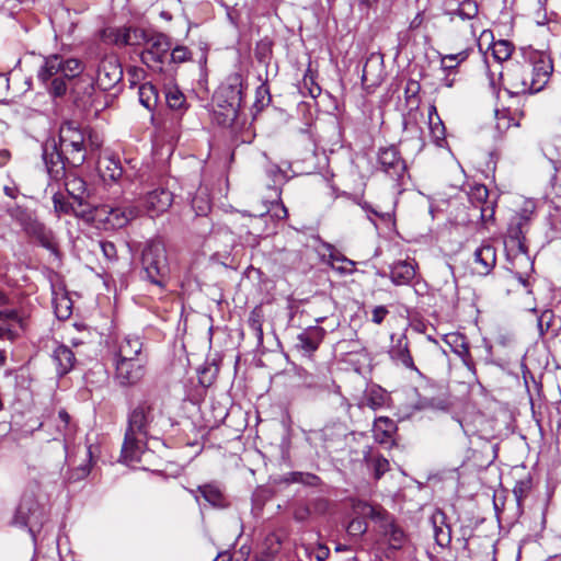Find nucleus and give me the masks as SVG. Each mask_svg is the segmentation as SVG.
Listing matches in <instances>:
<instances>
[{
	"label": "nucleus",
	"mask_w": 561,
	"mask_h": 561,
	"mask_svg": "<svg viewBox=\"0 0 561 561\" xmlns=\"http://www.w3.org/2000/svg\"><path fill=\"white\" fill-rule=\"evenodd\" d=\"M168 424L157 399L145 398L133 407L127 414V425L121 450L124 463L140 460L150 438H157Z\"/></svg>",
	"instance_id": "f257e3e1"
},
{
	"label": "nucleus",
	"mask_w": 561,
	"mask_h": 561,
	"mask_svg": "<svg viewBox=\"0 0 561 561\" xmlns=\"http://www.w3.org/2000/svg\"><path fill=\"white\" fill-rule=\"evenodd\" d=\"M553 72V62L545 51L520 47L506 68L511 94H534L542 91Z\"/></svg>",
	"instance_id": "f03ea898"
},
{
	"label": "nucleus",
	"mask_w": 561,
	"mask_h": 561,
	"mask_svg": "<svg viewBox=\"0 0 561 561\" xmlns=\"http://www.w3.org/2000/svg\"><path fill=\"white\" fill-rule=\"evenodd\" d=\"M90 135L76 122H64L59 127L57 147L65 154L68 165L78 168L87 159Z\"/></svg>",
	"instance_id": "7ed1b4c3"
},
{
	"label": "nucleus",
	"mask_w": 561,
	"mask_h": 561,
	"mask_svg": "<svg viewBox=\"0 0 561 561\" xmlns=\"http://www.w3.org/2000/svg\"><path fill=\"white\" fill-rule=\"evenodd\" d=\"M141 278L163 289L169 275V264L164 244L150 240L141 252Z\"/></svg>",
	"instance_id": "20e7f679"
},
{
	"label": "nucleus",
	"mask_w": 561,
	"mask_h": 561,
	"mask_svg": "<svg viewBox=\"0 0 561 561\" xmlns=\"http://www.w3.org/2000/svg\"><path fill=\"white\" fill-rule=\"evenodd\" d=\"M7 213L28 236L35 238L43 248L56 251L57 244L53 231L39 222L31 210L15 205L9 207Z\"/></svg>",
	"instance_id": "39448f33"
},
{
	"label": "nucleus",
	"mask_w": 561,
	"mask_h": 561,
	"mask_svg": "<svg viewBox=\"0 0 561 561\" xmlns=\"http://www.w3.org/2000/svg\"><path fill=\"white\" fill-rule=\"evenodd\" d=\"M468 198L471 204L469 208V222L481 224L488 228L489 224L494 222L495 201L489 199V190L483 184L470 186Z\"/></svg>",
	"instance_id": "423d86ee"
},
{
	"label": "nucleus",
	"mask_w": 561,
	"mask_h": 561,
	"mask_svg": "<svg viewBox=\"0 0 561 561\" xmlns=\"http://www.w3.org/2000/svg\"><path fill=\"white\" fill-rule=\"evenodd\" d=\"M171 46V39L168 35L152 31L140 54L141 62L153 71L162 72Z\"/></svg>",
	"instance_id": "0eeeda50"
},
{
	"label": "nucleus",
	"mask_w": 561,
	"mask_h": 561,
	"mask_svg": "<svg viewBox=\"0 0 561 561\" xmlns=\"http://www.w3.org/2000/svg\"><path fill=\"white\" fill-rule=\"evenodd\" d=\"M44 519V508L37 502L34 493L26 492L22 495L20 503L14 512L12 518V525L22 528H28L33 531V528L41 527Z\"/></svg>",
	"instance_id": "6e6552de"
},
{
	"label": "nucleus",
	"mask_w": 561,
	"mask_h": 561,
	"mask_svg": "<svg viewBox=\"0 0 561 561\" xmlns=\"http://www.w3.org/2000/svg\"><path fill=\"white\" fill-rule=\"evenodd\" d=\"M368 515L379 524L381 533L387 538L391 549L399 550L405 545L408 536L386 510L370 506Z\"/></svg>",
	"instance_id": "1a4fd4ad"
},
{
	"label": "nucleus",
	"mask_w": 561,
	"mask_h": 561,
	"mask_svg": "<svg viewBox=\"0 0 561 561\" xmlns=\"http://www.w3.org/2000/svg\"><path fill=\"white\" fill-rule=\"evenodd\" d=\"M140 209L131 204L123 206L103 205L96 209V216L113 229L125 227L133 219L137 218Z\"/></svg>",
	"instance_id": "9d476101"
},
{
	"label": "nucleus",
	"mask_w": 561,
	"mask_h": 561,
	"mask_svg": "<svg viewBox=\"0 0 561 561\" xmlns=\"http://www.w3.org/2000/svg\"><path fill=\"white\" fill-rule=\"evenodd\" d=\"M145 358H115V379L121 386L136 385L145 376Z\"/></svg>",
	"instance_id": "9b49d317"
},
{
	"label": "nucleus",
	"mask_w": 561,
	"mask_h": 561,
	"mask_svg": "<svg viewBox=\"0 0 561 561\" xmlns=\"http://www.w3.org/2000/svg\"><path fill=\"white\" fill-rule=\"evenodd\" d=\"M378 165L390 178L401 181L407 172L405 161L396 146L380 148L377 156Z\"/></svg>",
	"instance_id": "f8f14e48"
},
{
	"label": "nucleus",
	"mask_w": 561,
	"mask_h": 561,
	"mask_svg": "<svg viewBox=\"0 0 561 561\" xmlns=\"http://www.w3.org/2000/svg\"><path fill=\"white\" fill-rule=\"evenodd\" d=\"M122 79L123 70L116 58H103L100 61L95 83L101 90H111L121 82Z\"/></svg>",
	"instance_id": "ddd939ff"
},
{
	"label": "nucleus",
	"mask_w": 561,
	"mask_h": 561,
	"mask_svg": "<svg viewBox=\"0 0 561 561\" xmlns=\"http://www.w3.org/2000/svg\"><path fill=\"white\" fill-rule=\"evenodd\" d=\"M529 230V225L520 220L519 217H511L507 231H506V243L512 248L516 249L522 259L528 261L527 245H526V233Z\"/></svg>",
	"instance_id": "4468645a"
},
{
	"label": "nucleus",
	"mask_w": 561,
	"mask_h": 561,
	"mask_svg": "<svg viewBox=\"0 0 561 561\" xmlns=\"http://www.w3.org/2000/svg\"><path fill=\"white\" fill-rule=\"evenodd\" d=\"M43 158L51 180L60 181L66 176V165L68 163L65 159V154L57 147L55 141L51 145V151H49L48 145H45L43 150Z\"/></svg>",
	"instance_id": "2eb2a0df"
},
{
	"label": "nucleus",
	"mask_w": 561,
	"mask_h": 561,
	"mask_svg": "<svg viewBox=\"0 0 561 561\" xmlns=\"http://www.w3.org/2000/svg\"><path fill=\"white\" fill-rule=\"evenodd\" d=\"M392 344L389 348V356L390 358L397 364L401 365L407 369L416 371L419 375H421L420 370L414 364V360L412 358V355L409 350V341L407 335L401 334L398 336L397 340H394V334L391 335Z\"/></svg>",
	"instance_id": "dca6fc26"
},
{
	"label": "nucleus",
	"mask_w": 561,
	"mask_h": 561,
	"mask_svg": "<svg viewBox=\"0 0 561 561\" xmlns=\"http://www.w3.org/2000/svg\"><path fill=\"white\" fill-rule=\"evenodd\" d=\"M173 202V194L163 187L149 192L145 197V208L150 217H156L169 209Z\"/></svg>",
	"instance_id": "f3484780"
},
{
	"label": "nucleus",
	"mask_w": 561,
	"mask_h": 561,
	"mask_svg": "<svg viewBox=\"0 0 561 561\" xmlns=\"http://www.w3.org/2000/svg\"><path fill=\"white\" fill-rule=\"evenodd\" d=\"M325 334V330L321 327H308L297 335L296 347L304 352V354L310 356L318 350Z\"/></svg>",
	"instance_id": "a211bd4d"
},
{
	"label": "nucleus",
	"mask_w": 561,
	"mask_h": 561,
	"mask_svg": "<svg viewBox=\"0 0 561 561\" xmlns=\"http://www.w3.org/2000/svg\"><path fill=\"white\" fill-rule=\"evenodd\" d=\"M383 59L378 54H371L363 67L362 83L365 88H376L383 80Z\"/></svg>",
	"instance_id": "6ab92c4d"
},
{
	"label": "nucleus",
	"mask_w": 561,
	"mask_h": 561,
	"mask_svg": "<svg viewBox=\"0 0 561 561\" xmlns=\"http://www.w3.org/2000/svg\"><path fill=\"white\" fill-rule=\"evenodd\" d=\"M473 270L478 275H489L496 264V251L490 243L481 244L473 253Z\"/></svg>",
	"instance_id": "aec40b11"
},
{
	"label": "nucleus",
	"mask_w": 561,
	"mask_h": 561,
	"mask_svg": "<svg viewBox=\"0 0 561 561\" xmlns=\"http://www.w3.org/2000/svg\"><path fill=\"white\" fill-rule=\"evenodd\" d=\"M445 343L450 346L451 351L461 358L465 366L474 371L476 366L470 354L469 343L467 337L461 333H449L445 335Z\"/></svg>",
	"instance_id": "412c9836"
},
{
	"label": "nucleus",
	"mask_w": 561,
	"mask_h": 561,
	"mask_svg": "<svg viewBox=\"0 0 561 561\" xmlns=\"http://www.w3.org/2000/svg\"><path fill=\"white\" fill-rule=\"evenodd\" d=\"M416 264L407 260H400L390 265L389 277L393 285H409L415 278Z\"/></svg>",
	"instance_id": "4be33fe9"
},
{
	"label": "nucleus",
	"mask_w": 561,
	"mask_h": 561,
	"mask_svg": "<svg viewBox=\"0 0 561 561\" xmlns=\"http://www.w3.org/2000/svg\"><path fill=\"white\" fill-rule=\"evenodd\" d=\"M446 514L440 510H436L431 517L434 538L436 543L440 547H446L451 541V529L446 523Z\"/></svg>",
	"instance_id": "5701e85b"
},
{
	"label": "nucleus",
	"mask_w": 561,
	"mask_h": 561,
	"mask_svg": "<svg viewBox=\"0 0 561 561\" xmlns=\"http://www.w3.org/2000/svg\"><path fill=\"white\" fill-rule=\"evenodd\" d=\"M396 431V423L387 416L376 419L371 430L374 439L382 445L392 444Z\"/></svg>",
	"instance_id": "b1692460"
},
{
	"label": "nucleus",
	"mask_w": 561,
	"mask_h": 561,
	"mask_svg": "<svg viewBox=\"0 0 561 561\" xmlns=\"http://www.w3.org/2000/svg\"><path fill=\"white\" fill-rule=\"evenodd\" d=\"M51 359L56 367V374L59 377L67 375L76 363L73 352L66 345L57 346L53 352Z\"/></svg>",
	"instance_id": "393cba45"
},
{
	"label": "nucleus",
	"mask_w": 561,
	"mask_h": 561,
	"mask_svg": "<svg viewBox=\"0 0 561 561\" xmlns=\"http://www.w3.org/2000/svg\"><path fill=\"white\" fill-rule=\"evenodd\" d=\"M62 56L59 54H51L44 57V62L37 71V79L47 84L50 79L62 75Z\"/></svg>",
	"instance_id": "a878e982"
},
{
	"label": "nucleus",
	"mask_w": 561,
	"mask_h": 561,
	"mask_svg": "<svg viewBox=\"0 0 561 561\" xmlns=\"http://www.w3.org/2000/svg\"><path fill=\"white\" fill-rule=\"evenodd\" d=\"M142 341L137 335H126L117 346V351L115 353V358H144L141 356L142 351Z\"/></svg>",
	"instance_id": "bb28decb"
},
{
	"label": "nucleus",
	"mask_w": 561,
	"mask_h": 561,
	"mask_svg": "<svg viewBox=\"0 0 561 561\" xmlns=\"http://www.w3.org/2000/svg\"><path fill=\"white\" fill-rule=\"evenodd\" d=\"M64 179L67 193L78 203L79 206H87L89 194L87 192L85 182L73 174H66Z\"/></svg>",
	"instance_id": "cd10ccee"
},
{
	"label": "nucleus",
	"mask_w": 561,
	"mask_h": 561,
	"mask_svg": "<svg viewBox=\"0 0 561 561\" xmlns=\"http://www.w3.org/2000/svg\"><path fill=\"white\" fill-rule=\"evenodd\" d=\"M220 93L226 98V102L236 112L242 101V83L238 75L229 78V82L220 88Z\"/></svg>",
	"instance_id": "c85d7f7f"
},
{
	"label": "nucleus",
	"mask_w": 561,
	"mask_h": 561,
	"mask_svg": "<svg viewBox=\"0 0 561 561\" xmlns=\"http://www.w3.org/2000/svg\"><path fill=\"white\" fill-rule=\"evenodd\" d=\"M165 101L169 108L176 111L179 114H183L188 108L185 95L175 85L167 88Z\"/></svg>",
	"instance_id": "c756f323"
},
{
	"label": "nucleus",
	"mask_w": 561,
	"mask_h": 561,
	"mask_svg": "<svg viewBox=\"0 0 561 561\" xmlns=\"http://www.w3.org/2000/svg\"><path fill=\"white\" fill-rule=\"evenodd\" d=\"M138 95L140 104L148 111H153L157 107L159 93L152 83L146 82L141 84L138 90Z\"/></svg>",
	"instance_id": "7c9ffc66"
},
{
	"label": "nucleus",
	"mask_w": 561,
	"mask_h": 561,
	"mask_svg": "<svg viewBox=\"0 0 561 561\" xmlns=\"http://www.w3.org/2000/svg\"><path fill=\"white\" fill-rule=\"evenodd\" d=\"M273 56V41L268 37L260 39L254 48V57L257 62L264 65L271 71V59Z\"/></svg>",
	"instance_id": "2f4dec72"
},
{
	"label": "nucleus",
	"mask_w": 561,
	"mask_h": 561,
	"mask_svg": "<svg viewBox=\"0 0 561 561\" xmlns=\"http://www.w3.org/2000/svg\"><path fill=\"white\" fill-rule=\"evenodd\" d=\"M364 460L367 467L374 471L375 479H380L390 468L388 459L379 454L366 453Z\"/></svg>",
	"instance_id": "473e14b6"
},
{
	"label": "nucleus",
	"mask_w": 561,
	"mask_h": 561,
	"mask_svg": "<svg viewBox=\"0 0 561 561\" xmlns=\"http://www.w3.org/2000/svg\"><path fill=\"white\" fill-rule=\"evenodd\" d=\"M198 492L209 504L216 507L226 506V499L221 490L215 484H204L198 486Z\"/></svg>",
	"instance_id": "72a5a7b5"
},
{
	"label": "nucleus",
	"mask_w": 561,
	"mask_h": 561,
	"mask_svg": "<svg viewBox=\"0 0 561 561\" xmlns=\"http://www.w3.org/2000/svg\"><path fill=\"white\" fill-rule=\"evenodd\" d=\"M300 93L304 96L317 99L321 94V87L316 82V73L310 66L306 70L302 82L300 84Z\"/></svg>",
	"instance_id": "f704fd0d"
},
{
	"label": "nucleus",
	"mask_w": 561,
	"mask_h": 561,
	"mask_svg": "<svg viewBox=\"0 0 561 561\" xmlns=\"http://www.w3.org/2000/svg\"><path fill=\"white\" fill-rule=\"evenodd\" d=\"M491 49L494 59L499 62H503L512 57L515 46L507 39H499L491 44Z\"/></svg>",
	"instance_id": "c9c22d12"
},
{
	"label": "nucleus",
	"mask_w": 561,
	"mask_h": 561,
	"mask_svg": "<svg viewBox=\"0 0 561 561\" xmlns=\"http://www.w3.org/2000/svg\"><path fill=\"white\" fill-rule=\"evenodd\" d=\"M421 84L415 79H409L404 88V96L410 110H417L421 103Z\"/></svg>",
	"instance_id": "e433bc0d"
},
{
	"label": "nucleus",
	"mask_w": 561,
	"mask_h": 561,
	"mask_svg": "<svg viewBox=\"0 0 561 561\" xmlns=\"http://www.w3.org/2000/svg\"><path fill=\"white\" fill-rule=\"evenodd\" d=\"M296 375L299 379V385L304 388L311 390H321L323 388L320 377L307 371L302 367L296 368Z\"/></svg>",
	"instance_id": "4c0bfd02"
},
{
	"label": "nucleus",
	"mask_w": 561,
	"mask_h": 561,
	"mask_svg": "<svg viewBox=\"0 0 561 561\" xmlns=\"http://www.w3.org/2000/svg\"><path fill=\"white\" fill-rule=\"evenodd\" d=\"M469 49L461 50L457 54L444 55L440 57V68L444 71L455 70L469 56Z\"/></svg>",
	"instance_id": "58836bf2"
},
{
	"label": "nucleus",
	"mask_w": 561,
	"mask_h": 561,
	"mask_svg": "<svg viewBox=\"0 0 561 561\" xmlns=\"http://www.w3.org/2000/svg\"><path fill=\"white\" fill-rule=\"evenodd\" d=\"M286 483H301L305 485L316 486L320 483V478L309 472H289L285 476Z\"/></svg>",
	"instance_id": "ea45409f"
},
{
	"label": "nucleus",
	"mask_w": 561,
	"mask_h": 561,
	"mask_svg": "<svg viewBox=\"0 0 561 561\" xmlns=\"http://www.w3.org/2000/svg\"><path fill=\"white\" fill-rule=\"evenodd\" d=\"M271 77V71H265L264 79L260 76V80L262 81L261 85L256 89V100L254 105L259 108H263L265 105H267L271 102V94L270 89L267 85V82Z\"/></svg>",
	"instance_id": "a19ab883"
},
{
	"label": "nucleus",
	"mask_w": 561,
	"mask_h": 561,
	"mask_svg": "<svg viewBox=\"0 0 561 561\" xmlns=\"http://www.w3.org/2000/svg\"><path fill=\"white\" fill-rule=\"evenodd\" d=\"M121 26H105L99 31V38L107 45L121 47Z\"/></svg>",
	"instance_id": "79ce46f5"
},
{
	"label": "nucleus",
	"mask_w": 561,
	"mask_h": 561,
	"mask_svg": "<svg viewBox=\"0 0 561 561\" xmlns=\"http://www.w3.org/2000/svg\"><path fill=\"white\" fill-rule=\"evenodd\" d=\"M62 76L69 80L78 77L84 69L82 61L77 58L62 57Z\"/></svg>",
	"instance_id": "37998d69"
},
{
	"label": "nucleus",
	"mask_w": 561,
	"mask_h": 561,
	"mask_svg": "<svg viewBox=\"0 0 561 561\" xmlns=\"http://www.w3.org/2000/svg\"><path fill=\"white\" fill-rule=\"evenodd\" d=\"M57 431L64 436L65 439L71 437L75 433V427L70 423V415L66 410H60L56 420Z\"/></svg>",
	"instance_id": "c03bdc74"
},
{
	"label": "nucleus",
	"mask_w": 561,
	"mask_h": 561,
	"mask_svg": "<svg viewBox=\"0 0 561 561\" xmlns=\"http://www.w3.org/2000/svg\"><path fill=\"white\" fill-rule=\"evenodd\" d=\"M478 14V5L476 2L471 0H466L461 2L458 8L450 12V15H457L461 20H471L476 18Z\"/></svg>",
	"instance_id": "a18cd8bd"
},
{
	"label": "nucleus",
	"mask_w": 561,
	"mask_h": 561,
	"mask_svg": "<svg viewBox=\"0 0 561 561\" xmlns=\"http://www.w3.org/2000/svg\"><path fill=\"white\" fill-rule=\"evenodd\" d=\"M67 78L62 75L60 77H55L50 79L49 83L45 84L47 87L48 93L54 98H61L67 93Z\"/></svg>",
	"instance_id": "49530a36"
},
{
	"label": "nucleus",
	"mask_w": 561,
	"mask_h": 561,
	"mask_svg": "<svg viewBox=\"0 0 561 561\" xmlns=\"http://www.w3.org/2000/svg\"><path fill=\"white\" fill-rule=\"evenodd\" d=\"M536 213V203L533 199H525L518 211L513 217H519L522 221L530 225Z\"/></svg>",
	"instance_id": "de8ad7c7"
},
{
	"label": "nucleus",
	"mask_w": 561,
	"mask_h": 561,
	"mask_svg": "<svg viewBox=\"0 0 561 561\" xmlns=\"http://www.w3.org/2000/svg\"><path fill=\"white\" fill-rule=\"evenodd\" d=\"M153 30L130 25V46L145 45Z\"/></svg>",
	"instance_id": "09e8293b"
},
{
	"label": "nucleus",
	"mask_w": 561,
	"mask_h": 561,
	"mask_svg": "<svg viewBox=\"0 0 561 561\" xmlns=\"http://www.w3.org/2000/svg\"><path fill=\"white\" fill-rule=\"evenodd\" d=\"M331 438L332 430L330 427H324L319 431H310L306 436V440L310 445H317L318 442H321L323 445H325Z\"/></svg>",
	"instance_id": "8fccbe9b"
},
{
	"label": "nucleus",
	"mask_w": 561,
	"mask_h": 561,
	"mask_svg": "<svg viewBox=\"0 0 561 561\" xmlns=\"http://www.w3.org/2000/svg\"><path fill=\"white\" fill-rule=\"evenodd\" d=\"M265 172L267 176L273 181L275 186L284 184L288 179L286 172L274 163H268L265 169Z\"/></svg>",
	"instance_id": "3c124183"
},
{
	"label": "nucleus",
	"mask_w": 561,
	"mask_h": 561,
	"mask_svg": "<svg viewBox=\"0 0 561 561\" xmlns=\"http://www.w3.org/2000/svg\"><path fill=\"white\" fill-rule=\"evenodd\" d=\"M416 394H417V399L413 403V409L415 411L433 410V409H439L443 407L442 402L435 398L422 397L417 392H416Z\"/></svg>",
	"instance_id": "603ef678"
},
{
	"label": "nucleus",
	"mask_w": 561,
	"mask_h": 561,
	"mask_svg": "<svg viewBox=\"0 0 561 561\" xmlns=\"http://www.w3.org/2000/svg\"><path fill=\"white\" fill-rule=\"evenodd\" d=\"M261 311L255 308L251 311L248 319L250 329L255 333L256 337L261 341L263 339L262 319Z\"/></svg>",
	"instance_id": "864d4df0"
},
{
	"label": "nucleus",
	"mask_w": 561,
	"mask_h": 561,
	"mask_svg": "<svg viewBox=\"0 0 561 561\" xmlns=\"http://www.w3.org/2000/svg\"><path fill=\"white\" fill-rule=\"evenodd\" d=\"M171 61L182 64L191 59V51L185 46H176L169 54Z\"/></svg>",
	"instance_id": "5fc2aeb1"
},
{
	"label": "nucleus",
	"mask_w": 561,
	"mask_h": 561,
	"mask_svg": "<svg viewBox=\"0 0 561 561\" xmlns=\"http://www.w3.org/2000/svg\"><path fill=\"white\" fill-rule=\"evenodd\" d=\"M294 519L296 522H306L312 516V511L310 504L307 503H298L294 507Z\"/></svg>",
	"instance_id": "6e6d98bb"
},
{
	"label": "nucleus",
	"mask_w": 561,
	"mask_h": 561,
	"mask_svg": "<svg viewBox=\"0 0 561 561\" xmlns=\"http://www.w3.org/2000/svg\"><path fill=\"white\" fill-rule=\"evenodd\" d=\"M0 321L2 327H10L12 328L13 323H22V320L18 313L16 310H1L0 311Z\"/></svg>",
	"instance_id": "4d7b16f0"
},
{
	"label": "nucleus",
	"mask_w": 561,
	"mask_h": 561,
	"mask_svg": "<svg viewBox=\"0 0 561 561\" xmlns=\"http://www.w3.org/2000/svg\"><path fill=\"white\" fill-rule=\"evenodd\" d=\"M122 175H123V168L119 164V162L114 159H108L104 176H107L113 181H117L118 179L122 178Z\"/></svg>",
	"instance_id": "13d9d810"
},
{
	"label": "nucleus",
	"mask_w": 561,
	"mask_h": 561,
	"mask_svg": "<svg viewBox=\"0 0 561 561\" xmlns=\"http://www.w3.org/2000/svg\"><path fill=\"white\" fill-rule=\"evenodd\" d=\"M309 504L312 511V515H324L330 506V502L325 497H316L311 500Z\"/></svg>",
	"instance_id": "bf43d9fd"
},
{
	"label": "nucleus",
	"mask_w": 561,
	"mask_h": 561,
	"mask_svg": "<svg viewBox=\"0 0 561 561\" xmlns=\"http://www.w3.org/2000/svg\"><path fill=\"white\" fill-rule=\"evenodd\" d=\"M357 204L362 207L363 210H365L367 213V216H368V219L371 221V222H375L371 218V216H376V217H379L383 220L386 219H389L390 218V214L389 213H380L378 211L377 209H375L368 202L366 201H363V199H358Z\"/></svg>",
	"instance_id": "052dcab7"
},
{
	"label": "nucleus",
	"mask_w": 561,
	"mask_h": 561,
	"mask_svg": "<svg viewBox=\"0 0 561 561\" xmlns=\"http://www.w3.org/2000/svg\"><path fill=\"white\" fill-rule=\"evenodd\" d=\"M53 203L56 213L69 214L72 209V206L64 198L61 194H54Z\"/></svg>",
	"instance_id": "680f3d73"
},
{
	"label": "nucleus",
	"mask_w": 561,
	"mask_h": 561,
	"mask_svg": "<svg viewBox=\"0 0 561 561\" xmlns=\"http://www.w3.org/2000/svg\"><path fill=\"white\" fill-rule=\"evenodd\" d=\"M383 401H385V396L381 392L371 391L366 397V405L371 408L373 410L381 408L383 404Z\"/></svg>",
	"instance_id": "e2e57ef3"
},
{
	"label": "nucleus",
	"mask_w": 561,
	"mask_h": 561,
	"mask_svg": "<svg viewBox=\"0 0 561 561\" xmlns=\"http://www.w3.org/2000/svg\"><path fill=\"white\" fill-rule=\"evenodd\" d=\"M530 489L528 481H517L514 485L513 493L517 500V503L520 504L523 499L527 495Z\"/></svg>",
	"instance_id": "0e129e2a"
},
{
	"label": "nucleus",
	"mask_w": 561,
	"mask_h": 561,
	"mask_svg": "<svg viewBox=\"0 0 561 561\" xmlns=\"http://www.w3.org/2000/svg\"><path fill=\"white\" fill-rule=\"evenodd\" d=\"M436 118H437V122H434L433 118H431V121L428 123L431 134L433 135V137L436 140H443L445 137V127H444L442 121L439 119V117H436Z\"/></svg>",
	"instance_id": "69168bd1"
},
{
	"label": "nucleus",
	"mask_w": 561,
	"mask_h": 561,
	"mask_svg": "<svg viewBox=\"0 0 561 561\" xmlns=\"http://www.w3.org/2000/svg\"><path fill=\"white\" fill-rule=\"evenodd\" d=\"M100 248L102 250V253L103 255L110 260V261H113V260H116L117 257V250H116V247L113 242L111 241H101L100 242Z\"/></svg>",
	"instance_id": "338daca9"
},
{
	"label": "nucleus",
	"mask_w": 561,
	"mask_h": 561,
	"mask_svg": "<svg viewBox=\"0 0 561 561\" xmlns=\"http://www.w3.org/2000/svg\"><path fill=\"white\" fill-rule=\"evenodd\" d=\"M371 321L376 324H381L385 320L386 316L389 313L388 309L385 306H376L373 309Z\"/></svg>",
	"instance_id": "774afa93"
}]
</instances>
